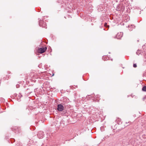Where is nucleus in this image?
<instances>
[{"label": "nucleus", "mask_w": 146, "mask_h": 146, "mask_svg": "<svg viewBox=\"0 0 146 146\" xmlns=\"http://www.w3.org/2000/svg\"><path fill=\"white\" fill-rule=\"evenodd\" d=\"M121 8H119L117 7L116 8V10L118 11H120L121 10Z\"/></svg>", "instance_id": "10"}, {"label": "nucleus", "mask_w": 146, "mask_h": 146, "mask_svg": "<svg viewBox=\"0 0 146 146\" xmlns=\"http://www.w3.org/2000/svg\"><path fill=\"white\" fill-rule=\"evenodd\" d=\"M19 128L17 127H13L12 128V131H15V132H16V131H19Z\"/></svg>", "instance_id": "6"}, {"label": "nucleus", "mask_w": 146, "mask_h": 146, "mask_svg": "<svg viewBox=\"0 0 146 146\" xmlns=\"http://www.w3.org/2000/svg\"><path fill=\"white\" fill-rule=\"evenodd\" d=\"M142 90L145 92L146 91V86H144L143 87V88H142Z\"/></svg>", "instance_id": "7"}, {"label": "nucleus", "mask_w": 146, "mask_h": 146, "mask_svg": "<svg viewBox=\"0 0 146 146\" xmlns=\"http://www.w3.org/2000/svg\"><path fill=\"white\" fill-rule=\"evenodd\" d=\"M19 94H20L18 96H19V98H21V97H22V95L20 93Z\"/></svg>", "instance_id": "12"}, {"label": "nucleus", "mask_w": 146, "mask_h": 146, "mask_svg": "<svg viewBox=\"0 0 146 146\" xmlns=\"http://www.w3.org/2000/svg\"><path fill=\"white\" fill-rule=\"evenodd\" d=\"M44 135L43 132L42 131H39L37 134V136L39 139H41L43 137Z\"/></svg>", "instance_id": "4"}, {"label": "nucleus", "mask_w": 146, "mask_h": 146, "mask_svg": "<svg viewBox=\"0 0 146 146\" xmlns=\"http://www.w3.org/2000/svg\"><path fill=\"white\" fill-rule=\"evenodd\" d=\"M123 35V33H118L114 37L115 38H117V39H121V38L122 37Z\"/></svg>", "instance_id": "3"}, {"label": "nucleus", "mask_w": 146, "mask_h": 146, "mask_svg": "<svg viewBox=\"0 0 146 146\" xmlns=\"http://www.w3.org/2000/svg\"><path fill=\"white\" fill-rule=\"evenodd\" d=\"M133 67L134 68H136L137 67V65L136 64H134L133 65Z\"/></svg>", "instance_id": "11"}, {"label": "nucleus", "mask_w": 146, "mask_h": 146, "mask_svg": "<svg viewBox=\"0 0 146 146\" xmlns=\"http://www.w3.org/2000/svg\"><path fill=\"white\" fill-rule=\"evenodd\" d=\"M107 26V23H106L105 24H104V26H105V27H106Z\"/></svg>", "instance_id": "13"}, {"label": "nucleus", "mask_w": 146, "mask_h": 146, "mask_svg": "<svg viewBox=\"0 0 146 146\" xmlns=\"http://www.w3.org/2000/svg\"><path fill=\"white\" fill-rule=\"evenodd\" d=\"M57 110L60 111H63V113L64 114L66 112V110H64V106L61 104L58 105Z\"/></svg>", "instance_id": "1"}, {"label": "nucleus", "mask_w": 146, "mask_h": 146, "mask_svg": "<svg viewBox=\"0 0 146 146\" xmlns=\"http://www.w3.org/2000/svg\"><path fill=\"white\" fill-rule=\"evenodd\" d=\"M39 24L40 26L46 28V26L45 25V23H44L42 20H40L39 22Z\"/></svg>", "instance_id": "5"}, {"label": "nucleus", "mask_w": 146, "mask_h": 146, "mask_svg": "<svg viewBox=\"0 0 146 146\" xmlns=\"http://www.w3.org/2000/svg\"><path fill=\"white\" fill-rule=\"evenodd\" d=\"M47 48L46 47L39 48L38 49V52L41 54L45 52Z\"/></svg>", "instance_id": "2"}, {"label": "nucleus", "mask_w": 146, "mask_h": 146, "mask_svg": "<svg viewBox=\"0 0 146 146\" xmlns=\"http://www.w3.org/2000/svg\"><path fill=\"white\" fill-rule=\"evenodd\" d=\"M141 52L140 50H138L137 51L136 53L137 55H139V54H141Z\"/></svg>", "instance_id": "8"}, {"label": "nucleus", "mask_w": 146, "mask_h": 146, "mask_svg": "<svg viewBox=\"0 0 146 146\" xmlns=\"http://www.w3.org/2000/svg\"><path fill=\"white\" fill-rule=\"evenodd\" d=\"M143 101L146 100V96H145L143 98Z\"/></svg>", "instance_id": "9"}, {"label": "nucleus", "mask_w": 146, "mask_h": 146, "mask_svg": "<svg viewBox=\"0 0 146 146\" xmlns=\"http://www.w3.org/2000/svg\"><path fill=\"white\" fill-rule=\"evenodd\" d=\"M145 57L146 58V54L145 55Z\"/></svg>", "instance_id": "14"}]
</instances>
